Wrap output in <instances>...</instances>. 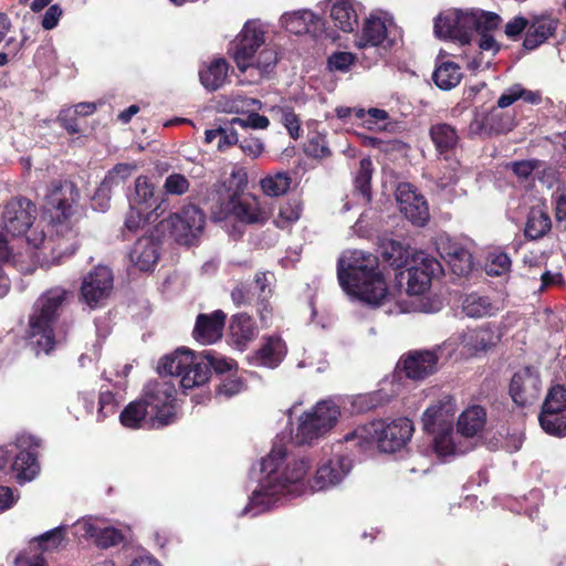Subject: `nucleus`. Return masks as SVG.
Masks as SVG:
<instances>
[{
  "label": "nucleus",
  "instance_id": "412c9836",
  "mask_svg": "<svg viewBox=\"0 0 566 566\" xmlns=\"http://www.w3.org/2000/svg\"><path fill=\"white\" fill-rule=\"evenodd\" d=\"M500 338L499 331L488 325L463 332L458 336L457 345L458 348H461L462 354L473 356L496 345Z\"/></svg>",
  "mask_w": 566,
  "mask_h": 566
},
{
  "label": "nucleus",
  "instance_id": "7ed1b4c3",
  "mask_svg": "<svg viewBox=\"0 0 566 566\" xmlns=\"http://www.w3.org/2000/svg\"><path fill=\"white\" fill-rule=\"evenodd\" d=\"M338 281L343 290L361 302L378 306L388 297L377 258L364 251H346L338 260Z\"/></svg>",
  "mask_w": 566,
  "mask_h": 566
},
{
  "label": "nucleus",
  "instance_id": "aec40b11",
  "mask_svg": "<svg viewBox=\"0 0 566 566\" xmlns=\"http://www.w3.org/2000/svg\"><path fill=\"white\" fill-rule=\"evenodd\" d=\"M75 535L92 539L97 546L107 548L118 544L123 536L114 527L107 526L98 518H83L75 523Z\"/></svg>",
  "mask_w": 566,
  "mask_h": 566
},
{
  "label": "nucleus",
  "instance_id": "3c124183",
  "mask_svg": "<svg viewBox=\"0 0 566 566\" xmlns=\"http://www.w3.org/2000/svg\"><path fill=\"white\" fill-rule=\"evenodd\" d=\"M373 175V163L369 158H363L359 163V170L355 177V189L364 200H370V180Z\"/></svg>",
  "mask_w": 566,
  "mask_h": 566
},
{
  "label": "nucleus",
  "instance_id": "a18cd8bd",
  "mask_svg": "<svg viewBox=\"0 0 566 566\" xmlns=\"http://www.w3.org/2000/svg\"><path fill=\"white\" fill-rule=\"evenodd\" d=\"M135 169L136 166L133 164H117L106 174L102 182L113 192L115 189L122 187L127 181Z\"/></svg>",
  "mask_w": 566,
  "mask_h": 566
},
{
  "label": "nucleus",
  "instance_id": "49530a36",
  "mask_svg": "<svg viewBox=\"0 0 566 566\" xmlns=\"http://www.w3.org/2000/svg\"><path fill=\"white\" fill-rule=\"evenodd\" d=\"M200 360L208 368V378L210 377V369L213 368L216 373L223 374L237 368L233 359L221 356L212 350H205L199 353Z\"/></svg>",
  "mask_w": 566,
  "mask_h": 566
},
{
  "label": "nucleus",
  "instance_id": "f03ea898",
  "mask_svg": "<svg viewBox=\"0 0 566 566\" xmlns=\"http://www.w3.org/2000/svg\"><path fill=\"white\" fill-rule=\"evenodd\" d=\"M310 468L308 460L287 454L285 447L275 443L261 462L264 476L242 514L258 515L273 507L281 495L294 493Z\"/></svg>",
  "mask_w": 566,
  "mask_h": 566
},
{
  "label": "nucleus",
  "instance_id": "37998d69",
  "mask_svg": "<svg viewBox=\"0 0 566 566\" xmlns=\"http://www.w3.org/2000/svg\"><path fill=\"white\" fill-rule=\"evenodd\" d=\"M67 530V525H60L51 531L45 532L32 539V542L39 547V549L44 554L48 552H53L63 546L65 542V533Z\"/></svg>",
  "mask_w": 566,
  "mask_h": 566
},
{
  "label": "nucleus",
  "instance_id": "6e6d98bb",
  "mask_svg": "<svg viewBox=\"0 0 566 566\" xmlns=\"http://www.w3.org/2000/svg\"><path fill=\"white\" fill-rule=\"evenodd\" d=\"M153 212H147L130 205L129 211L126 214L124 227L130 232H136L148 222L156 221Z\"/></svg>",
  "mask_w": 566,
  "mask_h": 566
},
{
  "label": "nucleus",
  "instance_id": "9d476101",
  "mask_svg": "<svg viewBox=\"0 0 566 566\" xmlns=\"http://www.w3.org/2000/svg\"><path fill=\"white\" fill-rule=\"evenodd\" d=\"M176 395L177 389L171 380L155 379L146 384L142 399L150 410L153 429L175 422Z\"/></svg>",
  "mask_w": 566,
  "mask_h": 566
},
{
  "label": "nucleus",
  "instance_id": "f3484780",
  "mask_svg": "<svg viewBox=\"0 0 566 566\" xmlns=\"http://www.w3.org/2000/svg\"><path fill=\"white\" fill-rule=\"evenodd\" d=\"M396 199L400 211L412 224L423 227L429 221L427 200L412 185L400 184L396 190Z\"/></svg>",
  "mask_w": 566,
  "mask_h": 566
},
{
  "label": "nucleus",
  "instance_id": "a211bd4d",
  "mask_svg": "<svg viewBox=\"0 0 566 566\" xmlns=\"http://www.w3.org/2000/svg\"><path fill=\"white\" fill-rule=\"evenodd\" d=\"M112 289L113 273L111 269L98 265L83 279L81 294L84 302L94 307L111 294Z\"/></svg>",
  "mask_w": 566,
  "mask_h": 566
},
{
  "label": "nucleus",
  "instance_id": "680f3d73",
  "mask_svg": "<svg viewBox=\"0 0 566 566\" xmlns=\"http://www.w3.org/2000/svg\"><path fill=\"white\" fill-rule=\"evenodd\" d=\"M281 120L284 127L287 129L289 135L293 139H297L301 136V124L298 116L289 108H280Z\"/></svg>",
  "mask_w": 566,
  "mask_h": 566
},
{
  "label": "nucleus",
  "instance_id": "7c9ffc66",
  "mask_svg": "<svg viewBox=\"0 0 566 566\" xmlns=\"http://www.w3.org/2000/svg\"><path fill=\"white\" fill-rule=\"evenodd\" d=\"M129 261L139 271H151L158 261V249L154 240L139 238L129 252Z\"/></svg>",
  "mask_w": 566,
  "mask_h": 566
},
{
  "label": "nucleus",
  "instance_id": "cd10ccee",
  "mask_svg": "<svg viewBox=\"0 0 566 566\" xmlns=\"http://www.w3.org/2000/svg\"><path fill=\"white\" fill-rule=\"evenodd\" d=\"M558 20L551 15H539L532 19L526 30L523 45L527 50H534L546 42L556 31Z\"/></svg>",
  "mask_w": 566,
  "mask_h": 566
},
{
  "label": "nucleus",
  "instance_id": "4d7b16f0",
  "mask_svg": "<svg viewBox=\"0 0 566 566\" xmlns=\"http://www.w3.org/2000/svg\"><path fill=\"white\" fill-rule=\"evenodd\" d=\"M261 102L254 98L235 95L227 101L226 111L229 113H244L260 108Z\"/></svg>",
  "mask_w": 566,
  "mask_h": 566
},
{
  "label": "nucleus",
  "instance_id": "e433bc0d",
  "mask_svg": "<svg viewBox=\"0 0 566 566\" xmlns=\"http://www.w3.org/2000/svg\"><path fill=\"white\" fill-rule=\"evenodd\" d=\"M429 135L439 154L452 150L460 140L457 129L447 123L431 125Z\"/></svg>",
  "mask_w": 566,
  "mask_h": 566
},
{
  "label": "nucleus",
  "instance_id": "864d4df0",
  "mask_svg": "<svg viewBox=\"0 0 566 566\" xmlns=\"http://www.w3.org/2000/svg\"><path fill=\"white\" fill-rule=\"evenodd\" d=\"M382 256L392 266L400 268L407 261L409 253L399 241L389 240L382 244Z\"/></svg>",
  "mask_w": 566,
  "mask_h": 566
},
{
  "label": "nucleus",
  "instance_id": "4468645a",
  "mask_svg": "<svg viewBox=\"0 0 566 566\" xmlns=\"http://www.w3.org/2000/svg\"><path fill=\"white\" fill-rule=\"evenodd\" d=\"M441 271L442 266L437 259L424 252L415 253L407 269V293L410 295L423 294L429 290L432 277Z\"/></svg>",
  "mask_w": 566,
  "mask_h": 566
},
{
  "label": "nucleus",
  "instance_id": "bf43d9fd",
  "mask_svg": "<svg viewBox=\"0 0 566 566\" xmlns=\"http://www.w3.org/2000/svg\"><path fill=\"white\" fill-rule=\"evenodd\" d=\"M387 119V112L379 108H370L368 109V112L365 111V118H359V120H361V124L368 129L385 128V122Z\"/></svg>",
  "mask_w": 566,
  "mask_h": 566
},
{
  "label": "nucleus",
  "instance_id": "423d86ee",
  "mask_svg": "<svg viewBox=\"0 0 566 566\" xmlns=\"http://www.w3.org/2000/svg\"><path fill=\"white\" fill-rule=\"evenodd\" d=\"M232 56L241 72L254 67L260 75L271 72L277 62L276 51L265 44L262 25L252 21L242 29Z\"/></svg>",
  "mask_w": 566,
  "mask_h": 566
},
{
  "label": "nucleus",
  "instance_id": "5fc2aeb1",
  "mask_svg": "<svg viewBox=\"0 0 566 566\" xmlns=\"http://www.w3.org/2000/svg\"><path fill=\"white\" fill-rule=\"evenodd\" d=\"M304 151L306 155L314 158L328 157L331 155V149L327 145L326 136L318 132L310 133L304 146Z\"/></svg>",
  "mask_w": 566,
  "mask_h": 566
},
{
  "label": "nucleus",
  "instance_id": "393cba45",
  "mask_svg": "<svg viewBox=\"0 0 566 566\" xmlns=\"http://www.w3.org/2000/svg\"><path fill=\"white\" fill-rule=\"evenodd\" d=\"M226 317L221 310L211 314H199L192 331L193 338L201 345L217 343L222 338Z\"/></svg>",
  "mask_w": 566,
  "mask_h": 566
},
{
  "label": "nucleus",
  "instance_id": "a878e982",
  "mask_svg": "<svg viewBox=\"0 0 566 566\" xmlns=\"http://www.w3.org/2000/svg\"><path fill=\"white\" fill-rule=\"evenodd\" d=\"M256 335L258 327L251 316L244 313L232 316L229 325V339L233 347L240 352L245 350Z\"/></svg>",
  "mask_w": 566,
  "mask_h": 566
},
{
  "label": "nucleus",
  "instance_id": "9b49d317",
  "mask_svg": "<svg viewBox=\"0 0 566 566\" xmlns=\"http://www.w3.org/2000/svg\"><path fill=\"white\" fill-rule=\"evenodd\" d=\"M364 430L381 451L395 452L410 440L413 426L408 418H399L390 423L384 420L373 421Z\"/></svg>",
  "mask_w": 566,
  "mask_h": 566
},
{
  "label": "nucleus",
  "instance_id": "5701e85b",
  "mask_svg": "<svg viewBox=\"0 0 566 566\" xmlns=\"http://www.w3.org/2000/svg\"><path fill=\"white\" fill-rule=\"evenodd\" d=\"M440 347L432 350L409 352L402 359V368L410 379H423L437 370Z\"/></svg>",
  "mask_w": 566,
  "mask_h": 566
},
{
  "label": "nucleus",
  "instance_id": "0e129e2a",
  "mask_svg": "<svg viewBox=\"0 0 566 566\" xmlns=\"http://www.w3.org/2000/svg\"><path fill=\"white\" fill-rule=\"evenodd\" d=\"M443 168L446 171L438 178V186L440 188H447L458 181L459 178V163L451 161L443 163Z\"/></svg>",
  "mask_w": 566,
  "mask_h": 566
},
{
  "label": "nucleus",
  "instance_id": "c03bdc74",
  "mask_svg": "<svg viewBox=\"0 0 566 566\" xmlns=\"http://www.w3.org/2000/svg\"><path fill=\"white\" fill-rule=\"evenodd\" d=\"M302 211L303 207L298 199L287 200L280 206L274 223L277 228L287 229L301 218Z\"/></svg>",
  "mask_w": 566,
  "mask_h": 566
},
{
  "label": "nucleus",
  "instance_id": "2f4dec72",
  "mask_svg": "<svg viewBox=\"0 0 566 566\" xmlns=\"http://www.w3.org/2000/svg\"><path fill=\"white\" fill-rule=\"evenodd\" d=\"M433 433V449L440 458L462 454L470 449L468 443L462 441L458 431L454 432L451 427L437 430Z\"/></svg>",
  "mask_w": 566,
  "mask_h": 566
},
{
  "label": "nucleus",
  "instance_id": "79ce46f5",
  "mask_svg": "<svg viewBox=\"0 0 566 566\" xmlns=\"http://www.w3.org/2000/svg\"><path fill=\"white\" fill-rule=\"evenodd\" d=\"M432 77L440 88L451 90L460 83L462 73L458 64L444 62L436 69Z\"/></svg>",
  "mask_w": 566,
  "mask_h": 566
},
{
  "label": "nucleus",
  "instance_id": "774afa93",
  "mask_svg": "<svg viewBox=\"0 0 566 566\" xmlns=\"http://www.w3.org/2000/svg\"><path fill=\"white\" fill-rule=\"evenodd\" d=\"M557 221L566 220V182L559 185L554 195Z\"/></svg>",
  "mask_w": 566,
  "mask_h": 566
},
{
  "label": "nucleus",
  "instance_id": "2eb2a0df",
  "mask_svg": "<svg viewBox=\"0 0 566 566\" xmlns=\"http://www.w3.org/2000/svg\"><path fill=\"white\" fill-rule=\"evenodd\" d=\"M40 444V439L31 434H22L17 438L15 447L21 451L14 455L10 470L20 483L31 481L36 476L39 463L33 450Z\"/></svg>",
  "mask_w": 566,
  "mask_h": 566
},
{
  "label": "nucleus",
  "instance_id": "ddd939ff",
  "mask_svg": "<svg viewBox=\"0 0 566 566\" xmlns=\"http://www.w3.org/2000/svg\"><path fill=\"white\" fill-rule=\"evenodd\" d=\"M163 223L178 243L190 245L203 230L205 216L197 207L187 206L181 212L171 214Z\"/></svg>",
  "mask_w": 566,
  "mask_h": 566
},
{
  "label": "nucleus",
  "instance_id": "338daca9",
  "mask_svg": "<svg viewBox=\"0 0 566 566\" xmlns=\"http://www.w3.org/2000/svg\"><path fill=\"white\" fill-rule=\"evenodd\" d=\"M243 389V384L239 378H227L218 386L217 395L231 398Z\"/></svg>",
  "mask_w": 566,
  "mask_h": 566
},
{
  "label": "nucleus",
  "instance_id": "603ef678",
  "mask_svg": "<svg viewBox=\"0 0 566 566\" xmlns=\"http://www.w3.org/2000/svg\"><path fill=\"white\" fill-rule=\"evenodd\" d=\"M542 412H566V388L564 386H555L548 391Z\"/></svg>",
  "mask_w": 566,
  "mask_h": 566
},
{
  "label": "nucleus",
  "instance_id": "052dcab7",
  "mask_svg": "<svg viewBox=\"0 0 566 566\" xmlns=\"http://www.w3.org/2000/svg\"><path fill=\"white\" fill-rule=\"evenodd\" d=\"M463 249L464 248L461 244L453 241L449 237L441 235L437 240V251L447 263L451 261V258L453 255H455L458 252H460V250Z\"/></svg>",
  "mask_w": 566,
  "mask_h": 566
},
{
  "label": "nucleus",
  "instance_id": "f8f14e48",
  "mask_svg": "<svg viewBox=\"0 0 566 566\" xmlns=\"http://www.w3.org/2000/svg\"><path fill=\"white\" fill-rule=\"evenodd\" d=\"M396 42V30L391 21L370 17L364 23L361 35L357 42L364 51L373 50L375 55L382 56Z\"/></svg>",
  "mask_w": 566,
  "mask_h": 566
},
{
  "label": "nucleus",
  "instance_id": "c85d7f7f",
  "mask_svg": "<svg viewBox=\"0 0 566 566\" xmlns=\"http://www.w3.org/2000/svg\"><path fill=\"white\" fill-rule=\"evenodd\" d=\"M329 15L338 29L353 32L358 27V4L354 0H329Z\"/></svg>",
  "mask_w": 566,
  "mask_h": 566
},
{
  "label": "nucleus",
  "instance_id": "20e7f679",
  "mask_svg": "<svg viewBox=\"0 0 566 566\" xmlns=\"http://www.w3.org/2000/svg\"><path fill=\"white\" fill-rule=\"evenodd\" d=\"M230 186L220 202L212 208L217 220L233 217L242 224L263 226L271 212L266 205L253 193H244L248 176L243 168H234L230 175Z\"/></svg>",
  "mask_w": 566,
  "mask_h": 566
},
{
  "label": "nucleus",
  "instance_id": "0eeeda50",
  "mask_svg": "<svg viewBox=\"0 0 566 566\" xmlns=\"http://www.w3.org/2000/svg\"><path fill=\"white\" fill-rule=\"evenodd\" d=\"M72 295L62 287H53L39 297L29 319L30 335L38 339V346L49 354L54 348L52 326L59 315L60 308Z\"/></svg>",
  "mask_w": 566,
  "mask_h": 566
},
{
  "label": "nucleus",
  "instance_id": "f704fd0d",
  "mask_svg": "<svg viewBox=\"0 0 566 566\" xmlns=\"http://www.w3.org/2000/svg\"><path fill=\"white\" fill-rule=\"evenodd\" d=\"M486 422V412L480 406L467 408L459 417L457 428L461 438H472L481 432Z\"/></svg>",
  "mask_w": 566,
  "mask_h": 566
},
{
  "label": "nucleus",
  "instance_id": "473e14b6",
  "mask_svg": "<svg viewBox=\"0 0 566 566\" xmlns=\"http://www.w3.org/2000/svg\"><path fill=\"white\" fill-rule=\"evenodd\" d=\"M130 205L147 212H153L155 219L160 216L158 211L161 209L163 202L158 201V198L155 196L154 186L149 182L147 177L139 176L136 179L135 195Z\"/></svg>",
  "mask_w": 566,
  "mask_h": 566
},
{
  "label": "nucleus",
  "instance_id": "09e8293b",
  "mask_svg": "<svg viewBox=\"0 0 566 566\" xmlns=\"http://www.w3.org/2000/svg\"><path fill=\"white\" fill-rule=\"evenodd\" d=\"M539 423L545 432L551 436L565 437L566 436V412L552 413L541 412Z\"/></svg>",
  "mask_w": 566,
  "mask_h": 566
},
{
  "label": "nucleus",
  "instance_id": "ea45409f",
  "mask_svg": "<svg viewBox=\"0 0 566 566\" xmlns=\"http://www.w3.org/2000/svg\"><path fill=\"white\" fill-rule=\"evenodd\" d=\"M462 310L467 316L479 318L493 315L497 311V307L489 297L472 293L463 300Z\"/></svg>",
  "mask_w": 566,
  "mask_h": 566
},
{
  "label": "nucleus",
  "instance_id": "39448f33",
  "mask_svg": "<svg viewBox=\"0 0 566 566\" xmlns=\"http://www.w3.org/2000/svg\"><path fill=\"white\" fill-rule=\"evenodd\" d=\"M501 18L493 12L472 9L469 11L448 10L434 20V33L438 38L450 39L467 44L474 30L496 29Z\"/></svg>",
  "mask_w": 566,
  "mask_h": 566
},
{
  "label": "nucleus",
  "instance_id": "e2e57ef3",
  "mask_svg": "<svg viewBox=\"0 0 566 566\" xmlns=\"http://www.w3.org/2000/svg\"><path fill=\"white\" fill-rule=\"evenodd\" d=\"M164 187L168 193L180 196L188 191L189 181L181 174H172L166 178Z\"/></svg>",
  "mask_w": 566,
  "mask_h": 566
},
{
  "label": "nucleus",
  "instance_id": "6e6552de",
  "mask_svg": "<svg viewBox=\"0 0 566 566\" xmlns=\"http://www.w3.org/2000/svg\"><path fill=\"white\" fill-rule=\"evenodd\" d=\"M199 353L181 347L160 358L157 370L160 375L180 377L184 389H191L208 381V368Z\"/></svg>",
  "mask_w": 566,
  "mask_h": 566
},
{
  "label": "nucleus",
  "instance_id": "6ab92c4d",
  "mask_svg": "<svg viewBox=\"0 0 566 566\" xmlns=\"http://www.w3.org/2000/svg\"><path fill=\"white\" fill-rule=\"evenodd\" d=\"M541 387L539 374L531 367H525L513 375L510 395L516 405L526 406L538 398Z\"/></svg>",
  "mask_w": 566,
  "mask_h": 566
},
{
  "label": "nucleus",
  "instance_id": "bb28decb",
  "mask_svg": "<svg viewBox=\"0 0 566 566\" xmlns=\"http://www.w3.org/2000/svg\"><path fill=\"white\" fill-rule=\"evenodd\" d=\"M552 228V221L545 202L537 198L526 217L524 233L532 240L543 238Z\"/></svg>",
  "mask_w": 566,
  "mask_h": 566
},
{
  "label": "nucleus",
  "instance_id": "4be33fe9",
  "mask_svg": "<svg viewBox=\"0 0 566 566\" xmlns=\"http://www.w3.org/2000/svg\"><path fill=\"white\" fill-rule=\"evenodd\" d=\"M352 469V461L344 455H336L323 462L316 471L312 489L325 490L340 483Z\"/></svg>",
  "mask_w": 566,
  "mask_h": 566
},
{
  "label": "nucleus",
  "instance_id": "58836bf2",
  "mask_svg": "<svg viewBox=\"0 0 566 566\" xmlns=\"http://www.w3.org/2000/svg\"><path fill=\"white\" fill-rule=\"evenodd\" d=\"M518 99L535 105L541 102L542 96L537 91L526 90L521 84H514L503 92L496 104L500 108H506Z\"/></svg>",
  "mask_w": 566,
  "mask_h": 566
},
{
  "label": "nucleus",
  "instance_id": "dca6fc26",
  "mask_svg": "<svg viewBox=\"0 0 566 566\" xmlns=\"http://www.w3.org/2000/svg\"><path fill=\"white\" fill-rule=\"evenodd\" d=\"M35 214L36 208L29 199L23 197L12 198L4 206L3 227L12 235L23 234L32 226Z\"/></svg>",
  "mask_w": 566,
  "mask_h": 566
},
{
  "label": "nucleus",
  "instance_id": "c9c22d12",
  "mask_svg": "<svg viewBox=\"0 0 566 566\" xmlns=\"http://www.w3.org/2000/svg\"><path fill=\"white\" fill-rule=\"evenodd\" d=\"M120 423L128 429L151 428L150 410L143 399L128 403L119 416Z\"/></svg>",
  "mask_w": 566,
  "mask_h": 566
},
{
  "label": "nucleus",
  "instance_id": "8fccbe9b",
  "mask_svg": "<svg viewBox=\"0 0 566 566\" xmlns=\"http://www.w3.org/2000/svg\"><path fill=\"white\" fill-rule=\"evenodd\" d=\"M511 259L502 251H492L488 254L485 261V272L490 276H501L510 272Z\"/></svg>",
  "mask_w": 566,
  "mask_h": 566
},
{
  "label": "nucleus",
  "instance_id": "b1692460",
  "mask_svg": "<svg viewBox=\"0 0 566 566\" xmlns=\"http://www.w3.org/2000/svg\"><path fill=\"white\" fill-rule=\"evenodd\" d=\"M455 411V400L450 396L442 397L424 410L422 415L423 430L436 432L440 429L450 428Z\"/></svg>",
  "mask_w": 566,
  "mask_h": 566
},
{
  "label": "nucleus",
  "instance_id": "1a4fd4ad",
  "mask_svg": "<svg viewBox=\"0 0 566 566\" xmlns=\"http://www.w3.org/2000/svg\"><path fill=\"white\" fill-rule=\"evenodd\" d=\"M339 408L333 401L323 400L300 419L296 431L292 436L295 444H311L324 437L336 424L339 417Z\"/></svg>",
  "mask_w": 566,
  "mask_h": 566
},
{
  "label": "nucleus",
  "instance_id": "13d9d810",
  "mask_svg": "<svg viewBox=\"0 0 566 566\" xmlns=\"http://www.w3.org/2000/svg\"><path fill=\"white\" fill-rule=\"evenodd\" d=\"M452 272L457 275H465L472 269V255L464 248L460 250L455 255L451 258V261L448 263Z\"/></svg>",
  "mask_w": 566,
  "mask_h": 566
},
{
  "label": "nucleus",
  "instance_id": "de8ad7c7",
  "mask_svg": "<svg viewBox=\"0 0 566 566\" xmlns=\"http://www.w3.org/2000/svg\"><path fill=\"white\" fill-rule=\"evenodd\" d=\"M14 566H48L44 554L31 541L29 546L17 553L13 557Z\"/></svg>",
  "mask_w": 566,
  "mask_h": 566
},
{
  "label": "nucleus",
  "instance_id": "72a5a7b5",
  "mask_svg": "<svg viewBox=\"0 0 566 566\" xmlns=\"http://www.w3.org/2000/svg\"><path fill=\"white\" fill-rule=\"evenodd\" d=\"M286 353V346L279 337H269L263 345L250 357L253 365L276 367Z\"/></svg>",
  "mask_w": 566,
  "mask_h": 566
},
{
  "label": "nucleus",
  "instance_id": "69168bd1",
  "mask_svg": "<svg viewBox=\"0 0 566 566\" xmlns=\"http://www.w3.org/2000/svg\"><path fill=\"white\" fill-rule=\"evenodd\" d=\"M232 123L238 124L241 127H251L256 129H264L270 124L268 117L254 112L251 113L247 118L235 117L232 119Z\"/></svg>",
  "mask_w": 566,
  "mask_h": 566
},
{
  "label": "nucleus",
  "instance_id": "4c0bfd02",
  "mask_svg": "<svg viewBox=\"0 0 566 566\" xmlns=\"http://www.w3.org/2000/svg\"><path fill=\"white\" fill-rule=\"evenodd\" d=\"M229 65L224 59H216L199 72L201 84L209 91L220 88L227 81Z\"/></svg>",
  "mask_w": 566,
  "mask_h": 566
},
{
  "label": "nucleus",
  "instance_id": "c756f323",
  "mask_svg": "<svg viewBox=\"0 0 566 566\" xmlns=\"http://www.w3.org/2000/svg\"><path fill=\"white\" fill-rule=\"evenodd\" d=\"M282 25L291 33H315L322 27L321 19L310 10H297L281 17Z\"/></svg>",
  "mask_w": 566,
  "mask_h": 566
},
{
  "label": "nucleus",
  "instance_id": "a19ab883",
  "mask_svg": "<svg viewBox=\"0 0 566 566\" xmlns=\"http://www.w3.org/2000/svg\"><path fill=\"white\" fill-rule=\"evenodd\" d=\"M292 184V178L287 171H276L270 174L260 180V187L268 197H280L285 195Z\"/></svg>",
  "mask_w": 566,
  "mask_h": 566
},
{
  "label": "nucleus",
  "instance_id": "f257e3e1",
  "mask_svg": "<svg viewBox=\"0 0 566 566\" xmlns=\"http://www.w3.org/2000/svg\"><path fill=\"white\" fill-rule=\"evenodd\" d=\"M80 193L72 181L53 180L48 187L45 207L51 217L52 234L48 239L44 233L31 232L28 242L38 250L35 258L45 266L60 264L62 256L75 251L77 230L72 218L76 212Z\"/></svg>",
  "mask_w": 566,
  "mask_h": 566
}]
</instances>
